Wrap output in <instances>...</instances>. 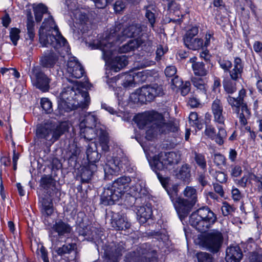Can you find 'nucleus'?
<instances>
[{"label": "nucleus", "mask_w": 262, "mask_h": 262, "mask_svg": "<svg viewBox=\"0 0 262 262\" xmlns=\"http://www.w3.org/2000/svg\"><path fill=\"white\" fill-rule=\"evenodd\" d=\"M27 35L28 37L26 39H30L31 41L34 40L35 37V31H34V21L33 19V17L31 14L27 15Z\"/></svg>", "instance_id": "nucleus-42"}, {"label": "nucleus", "mask_w": 262, "mask_h": 262, "mask_svg": "<svg viewBox=\"0 0 262 262\" xmlns=\"http://www.w3.org/2000/svg\"><path fill=\"white\" fill-rule=\"evenodd\" d=\"M40 104L42 109L46 113H50L52 111V103L49 99L47 98H42L40 101Z\"/></svg>", "instance_id": "nucleus-57"}, {"label": "nucleus", "mask_w": 262, "mask_h": 262, "mask_svg": "<svg viewBox=\"0 0 262 262\" xmlns=\"http://www.w3.org/2000/svg\"><path fill=\"white\" fill-rule=\"evenodd\" d=\"M86 154L89 161L88 164H96L101 157V155L98 152L96 144L94 142H92L88 145Z\"/></svg>", "instance_id": "nucleus-30"}, {"label": "nucleus", "mask_w": 262, "mask_h": 262, "mask_svg": "<svg viewBox=\"0 0 262 262\" xmlns=\"http://www.w3.org/2000/svg\"><path fill=\"white\" fill-rule=\"evenodd\" d=\"M136 121L141 129L146 128V137L151 140L158 134H168L174 138L179 135V127L172 121L165 122L162 114L152 111L138 117Z\"/></svg>", "instance_id": "nucleus-1"}, {"label": "nucleus", "mask_w": 262, "mask_h": 262, "mask_svg": "<svg viewBox=\"0 0 262 262\" xmlns=\"http://www.w3.org/2000/svg\"><path fill=\"white\" fill-rule=\"evenodd\" d=\"M127 0L117 1L114 4V9L116 13H120L126 7Z\"/></svg>", "instance_id": "nucleus-60"}, {"label": "nucleus", "mask_w": 262, "mask_h": 262, "mask_svg": "<svg viewBox=\"0 0 262 262\" xmlns=\"http://www.w3.org/2000/svg\"><path fill=\"white\" fill-rule=\"evenodd\" d=\"M167 191L171 202L181 197L178 195V187L176 185H172L171 189L170 190H167Z\"/></svg>", "instance_id": "nucleus-63"}, {"label": "nucleus", "mask_w": 262, "mask_h": 262, "mask_svg": "<svg viewBox=\"0 0 262 262\" xmlns=\"http://www.w3.org/2000/svg\"><path fill=\"white\" fill-rule=\"evenodd\" d=\"M69 128L68 124L66 122L58 124L53 122H47L37 127L36 137L38 139H45L54 143L65 132L68 131Z\"/></svg>", "instance_id": "nucleus-6"}, {"label": "nucleus", "mask_w": 262, "mask_h": 262, "mask_svg": "<svg viewBox=\"0 0 262 262\" xmlns=\"http://www.w3.org/2000/svg\"><path fill=\"white\" fill-rule=\"evenodd\" d=\"M77 2L75 0H66V4L68 9L70 11H75L74 13L75 18L78 19L81 23H85L88 19V16L85 12L77 10Z\"/></svg>", "instance_id": "nucleus-29"}, {"label": "nucleus", "mask_w": 262, "mask_h": 262, "mask_svg": "<svg viewBox=\"0 0 262 262\" xmlns=\"http://www.w3.org/2000/svg\"><path fill=\"white\" fill-rule=\"evenodd\" d=\"M212 158L215 165L219 167L226 164V159L224 155L220 153L214 154Z\"/></svg>", "instance_id": "nucleus-51"}, {"label": "nucleus", "mask_w": 262, "mask_h": 262, "mask_svg": "<svg viewBox=\"0 0 262 262\" xmlns=\"http://www.w3.org/2000/svg\"><path fill=\"white\" fill-rule=\"evenodd\" d=\"M172 203L181 221L188 216L195 205L182 197L178 198Z\"/></svg>", "instance_id": "nucleus-16"}, {"label": "nucleus", "mask_w": 262, "mask_h": 262, "mask_svg": "<svg viewBox=\"0 0 262 262\" xmlns=\"http://www.w3.org/2000/svg\"><path fill=\"white\" fill-rule=\"evenodd\" d=\"M203 43V40L201 38L196 37L191 40L189 37H187L185 45L189 49L196 50L202 48Z\"/></svg>", "instance_id": "nucleus-39"}, {"label": "nucleus", "mask_w": 262, "mask_h": 262, "mask_svg": "<svg viewBox=\"0 0 262 262\" xmlns=\"http://www.w3.org/2000/svg\"><path fill=\"white\" fill-rule=\"evenodd\" d=\"M35 20L40 22L42 18L43 14L48 12L47 7L42 3H40L33 7Z\"/></svg>", "instance_id": "nucleus-43"}, {"label": "nucleus", "mask_w": 262, "mask_h": 262, "mask_svg": "<svg viewBox=\"0 0 262 262\" xmlns=\"http://www.w3.org/2000/svg\"><path fill=\"white\" fill-rule=\"evenodd\" d=\"M98 232L99 230L97 228L95 227L90 228L89 231V235H87L85 239L89 241H94L98 239L100 237Z\"/></svg>", "instance_id": "nucleus-54"}, {"label": "nucleus", "mask_w": 262, "mask_h": 262, "mask_svg": "<svg viewBox=\"0 0 262 262\" xmlns=\"http://www.w3.org/2000/svg\"><path fill=\"white\" fill-rule=\"evenodd\" d=\"M125 251V244L121 242L112 246L107 252L108 259L106 262H118V257Z\"/></svg>", "instance_id": "nucleus-20"}, {"label": "nucleus", "mask_w": 262, "mask_h": 262, "mask_svg": "<svg viewBox=\"0 0 262 262\" xmlns=\"http://www.w3.org/2000/svg\"><path fill=\"white\" fill-rule=\"evenodd\" d=\"M222 213L224 216H227L235 211V208L230 205L229 203L225 202L223 203V205L221 208Z\"/></svg>", "instance_id": "nucleus-58"}, {"label": "nucleus", "mask_w": 262, "mask_h": 262, "mask_svg": "<svg viewBox=\"0 0 262 262\" xmlns=\"http://www.w3.org/2000/svg\"><path fill=\"white\" fill-rule=\"evenodd\" d=\"M133 259L138 260V262H157V252L149 245L144 244L137 248L136 250L130 253Z\"/></svg>", "instance_id": "nucleus-10"}, {"label": "nucleus", "mask_w": 262, "mask_h": 262, "mask_svg": "<svg viewBox=\"0 0 262 262\" xmlns=\"http://www.w3.org/2000/svg\"><path fill=\"white\" fill-rule=\"evenodd\" d=\"M130 182L131 179L129 177L123 176L114 181L112 185L123 195Z\"/></svg>", "instance_id": "nucleus-32"}, {"label": "nucleus", "mask_w": 262, "mask_h": 262, "mask_svg": "<svg viewBox=\"0 0 262 262\" xmlns=\"http://www.w3.org/2000/svg\"><path fill=\"white\" fill-rule=\"evenodd\" d=\"M193 155L194 160L197 165L204 171H206L207 163L204 155L195 151L193 152Z\"/></svg>", "instance_id": "nucleus-46"}, {"label": "nucleus", "mask_w": 262, "mask_h": 262, "mask_svg": "<svg viewBox=\"0 0 262 262\" xmlns=\"http://www.w3.org/2000/svg\"><path fill=\"white\" fill-rule=\"evenodd\" d=\"M231 80H227L223 81V87L225 91L228 94H232L235 93L236 90V83Z\"/></svg>", "instance_id": "nucleus-49"}, {"label": "nucleus", "mask_w": 262, "mask_h": 262, "mask_svg": "<svg viewBox=\"0 0 262 262\" xmlns=\"http://www.w3.org/2000/svg\"><path fill=\"white\" fill-rule=\"evenodd\" d=\"M80 152V149L73 143L69 145L66 152V157L68 159L69 166L76 167L77 163L78 156Z\"/></svg>", "instance_id": "nucleus-26"}, {"label": "nucleus", "mask_w": 262, "mask_h": 262, "mask_svg": "<svg viewBox=\"0 0 262 262\" xmlns=\"http://www.w3.org/2000/svg\"><path fill=\"white\" fill-rule=\"evenodd\" d=\"M176 176L178 179L189 183L191 177V166L188 164L182 165Z\"/></svg>", "instance_id": "nucleus-35"}, {"label": "nucleus", "mask_w": 262, "mask_h": 262, "mask_svg": "<svg viewBox=\"0 0 262 262\" xmlns=\"http://www.w3.org/2000/svg\"><path fill=\"white\" fill-rule=\"evenodd\" d=\"M145 234L146 236L155 238L158 241H164L167 238V236L165 234L162 233L159 231H151L145 233Z\"/></svg>", "instance_id": "nucleus-56"}, {"label": "nucleus", "mask_w": 262, "mask_h": 262, "mask_svg": "<svg viewBox=\"0 0 262 262\" xmlns=\"http://www.w3.org/2000/svg\"><path fill=\"white\" fill-rule=\"evenodd\" d=\"M39 186L48 195H51L52 192L56 189V181L52 176L44 174L40 180Z\"/></svg>", "instance_id": "nucleus-28"}, {"label": "nucleus", "mask_w": 262, "mask_h": 262, "mask_svg": "<svg viewBox=\"0 0 262 262\" xmlns=\"http://www.w3.org/2000/svg\"><path fill=\"white\" fill-rule=\"evenodd\" d=\"M212 112L215 122L222 125L224 124L225 118L223 115V106L221 100L216 98L211 105Z\"/></svg>", "instance_id": "nucleus-19"}, {"label": "nucleus", "mask_w": 262, "mask_h": 262, "mask_svg": "<svg viewBox=\"0 0 262 262\" xmlns=\"http://www.w3.org/2000/svg\"><path fill=\"white\" fill-rule=\"evenodd\" d=\"M122 25L119 24L110 29V32L106 33L105 37L102 39V44L106 45L110 43H119L123 41L126 38H135L134 39L142 40V45L145 42L151 43L152 41L148 38L146 33L147 27L140 23H132L126 26L121 30Z\"/></svg>", "instance_id": "nucleus-3"}, {"label": "nucleus", "mask_w": 262, "mask_h": 262, "mask_svg": "<svg viewBox=\"0 0 262 262\" xmlns=\"http://www.w3.org/2000/svg\"><path fill=\"white\" fill-rule=\"evenodd\" d=\"M137 220L141 224L145 223L150 219L152 212L150 206L148 205L137 206L136 208Z\"/></svg>", "instance_id": "nucleus-27"}, {"label": "nucleus", "mask_w": 262, "mask_h": 262, "mask_svg": "<svg viewBox=\"0 0 262 262\" xmlns=\"http://www.w3.org/2000/svg\"><path fill=\"white\" fill-rule=\"evenodd\" d=\"M184 199L195 204L197 202V192L196 189L192 186H186L183 192Z\"/></svg>", "instance_id": "nucleus-37"}, {"label": "nucleus", "mask_w": 262, "mask_h": 262, "mask_svg": "<svg viewBox=\"0 0 262 262\" xmlns=\"http://www.w3.org/2000/svg\"><path fill=\"white\" fill-rule=\"evenodd\" d=\"M33 84L42 92H48L51 79L42 71L39 67H33L30 75Z\"/></svg>", "instance_id": "nucleus-11"}, {"label": "nucleus", "mask_w": 262, "mask_h": 262, "mask_svg": "<svg viewBox=\"0 0 262 262\" xmlns=\"http://www.w3.org/2000/svg\"><path fill=\"white\" fill-rule=\"evenodd\" d=\"M146 9L145 12V17L148 19L149 23H150L151 27H154V24L156 21V17L155 14L154 12H152L149 8V6H146L145 7Z\"/></svg>", "instance_id": "nucleus-59"}, {"label": "nucleus", "mask_w": 262, "mask_h": 262, "mask_svg": "<svg viewBox=\"0 0 262 262\" xmlns=\"http://www.w3.org/2000/svg\"><path fill=\"white\" fill-rule=\"evenodd\" d=\"M219 64L225 72H229L230 76L233 81H237L242 77L243 72L244 65L242 59L239 57H236L234 60V68L232 70L230 69L232 66V62L227 59H220Z\"/></svg>", "instance_id": "nucleus-13"}, {"label": "nucleus", "mask_w": 262, "mask_h": 262, "mask_svg": "<svg viewBox=\"0 0 262 262\" xmlns=\"http://www.w3.org/2000/svg\"><path fill=\"white\" fill-rule=\"evenodd\" d=\"M198 262H213L211 255L206 252H200L197 254Z\"/></svg>", "instance_id": "nucleus-62"}, {"label": "nucleus", "mask_w": 262, "mask_h": 262, "mask_svg": "<svg viewBox=\"0 0 262 262\" xmlns=\"http://www.w3.org/2000/svg\"><path fill=\"white\" fill-rule=\"evenodd\" d=\"M39 40L43 47L54 48L61 56L68 54L67 40L61 35L52 16L45 18L39 31Z\"/></svg>", "instance_id": "nucleus-2"}, {"label": "nucleus", "mask_w": 262, "mask_h": 262, "mask_svg": "<svg viewBox=\"0 0 262 262\" xmlns=\"http://www.w3.org/2000/svg\"><path fill=\"white\" fill-rule=\"evenodd\" d=\"M142 40L132 39L120 47L118 49V52L121 53H127L130 51H134L142 45Z\"/></svg>", "instance_id": "nucleus-33"}, {"label": "nucleus", "mask_w": 262, "mask_h": 262, "mask_svg": "<svg viewBox=\"0 0 262 262\" xmlns=\"http://www.w3.org/2000/svg\"><path fill=\"white\" fill-rule=\"evenodd\" d=\"M111 223L112 227L118 231L126 230L130 227V224L123 213H117L113 214Z\"/></svg>", "instance_id": "nucleus-18"}, {"label": "nucleus", "mask_w": 262, "mask_h": 262, "mask_svg": "<svg viewBox=\"0 0 262 262\" xmlns=\"http://www.w3.org/2000/svg\"><path fill=\"white\" fill-rule=\"evenodd\" d=\"M60 94L58 108L60 113L69 112L77 108H85L90 102L87 91L81 90L73 84L65 85Z\"/></svg>", "instance_id": "nucleus-4"}, {"label": "nucleus", "mask_w": 262, "mask_h": 262, "mask_svg": "<svg viewBox=\"0 0 262 262\" xmlns=\"http://www.w3.org/2000/svg\"><path fill=\"white\" fill-rule=\"evenodd\" d=\"M137 196L136 195L128 193L125 196V203L126 205L132 207L135 206L136 207L137 206H135L136 202L138 201Z\"/></svg>", "instance_id": "nucleus-64"}, {"label": "nucleus", "mask_w": 262, "mask_h": 262, "mask_svg": "<svg viewBox=\"0 0 262 262\" xmlns=\"http://www.w3.org/2000/svg\"><path fill=\"white\" fill-rule=\"evenodd\" d=\"M76 249V244L71 243L64 244L61 247L57 248L55 252L59 256H64L67 254H70Z\"/></svg>", "instance_id": "nucleus-41"}, {"label": "nucleus", "mask_w": 262, "mask_h": 262, "mask_svg": "<svg viewBox=\"0 0 262 262\" xmlns=\"http://www.w3.org/2000/svg\"><path fill=\"white\" fill-rule=\"evenodd\" d=\"M68 73L72 77L79 79L82 77L84 73V71L83 68L80 64L75 69H73V72H68Z\"/></svg>", "instance_id": "nucleus-53"}, {"label": "nucleus", "mask_w": 262, "mask_h": 262, "mask_svg": "<svg viewBox=\"0 0 262 262\" xmlns=\"http://www.w3.org/2000/svg\"><path fill=\"white\" fill-rule=\"evenodd\" d=\"M246 90L244 89H242L238 92L237 97H232L230 95L226 97L228 104L231 106L232 110L237 114H239L241 106L244 102V98L246 96Z\"/></svg>", "instance_id": "nucleus-17"}, {"label": "nucleus", "mask_w": 262, "mask_h": 262, "mask_svg": "<svg viewBox=\"0 0 262 262\" xmlns=\"http://www.w3.org/2000/svg\"><path fill=\"white\" fill-rule=\"evenodd\" d=\"M192 68L195 75L204 76L207 74V71L205 69V64L203 62H194L192 64Z\"/></svg>", "instance_id": "nucleus-45"}, {"label": "nucleus", "mask_w": 262, "mask_h": 262, "mask_svg": "<svg viewBox=\"0 0 262 262\" xmlns=\"http://www.w3.org/2000/svg\"><path fill=\"white\" fill-rule=\"evenodd\" d=\"M96 164H87L80 169V178L82 183H89L91 182L94 173L97 171Z\"/></svg>", "instance_id": "nucleus-23"}, {"label": "nucleus", "mask_w": 262, "mask_h": 262, "mask_svg": "<svg viewBox=\"0 0 262 262\" xmlns=\"http://www.w3.org/2000/svg\"><path fill=\"white\" fill-rule=\"evenodd\" d=\"M41 203V212L42 216H44V223L46 225L50 226L51 224L48 221L49 217L52 214L54 211L52 201L50 199L43 198Z\"/></svg>", "instance_id": "nucleus-22"}, {"label": "nucleus", "mask_w": 262, "mask_h": 262, "mask_svg": "<svg viewBox=\"0 0 262 262\" xmlns=\"http://www.w3.org/2000/svg\"><path fill=\"white\" fill-rule=\"evenodd\" d=\"M20 30L16 28H12L10 31V38L14 46H16L19 39Z\"/></svg>", "instance_id": "nucleus-52"}, {"label": "nucleus", "mask_w": 262, "mask_h": 262, "mask_svg": "<svg viewBox=\"0 0 262 262\" xmlns=\"http://www.w3.org/2000/svg\"><path fill=\"white\" fill-rule=\"evenodd\" d=\"M149 164L152 170L156 173L157 177L162 185L165 187L167 183V180L166 178L163 177L162 175L158 171L170 170V168L163 157L162 152L158 155H155L149 162Z\"/></svg>", "instance_id": "nucleus-14"}, {"label": "nucleus", "mask_w": 262, "mask_h": 262, "mask_svg": "<svg viewBox=\"0 0 262 262\" xmlns=\"http://www.w3.org/2000/svg\"><path fill=\"white\" fill-rule=\"evenodd\" d=\"M243 255L238 246H230L226 249L225 259L227 262H239Z\"/></svg>", "instance_id": "nucleus-25"}, {"label": "nucleus", "mask_w": 262, "mask_h": 262, "mask_svg": "<svg viewBox=\"0 0 262 262\" xmlns=\"http://www.w3.org/2000/svg\"><path fill=\"white\" fill-rule=\"evenodd\" d=\"M129 190L130 193L138 198H141L147 193L144 184L140 182L132 185L129 187Z\"/></svg>", "instance_id": "nucleus-36"}, {"label": "nucleus", "mask_w": 262, "mask_h": 262, "mask_svg": "<svg viewBox=\"0 0 262 262\" xmlns=\"http://www.w3.org/2000/svg\"><path fill=\"white\" fill-rule=\"evenodd\" d=\"M124 76V79L122 84L123 87L126 88L134 87L137 82H136L133 72L125 74Z\"/></svg>", "instance_id": "nucleus-47"}, {"label": "nucleus", "mask_w": 262, "mask_h": 262, "mask_svg": "<svg viewBox=\"0 0 262 262\" xmlns=\"http://www.w3.org/2000/svg\"><path fill=\"white\" fill-rule=\"evenodd\" d=\"M164 94L163 88L161 85L155 84L152 85H145L137 89L136 92L132 93L129 97L130 99L134 103H145L151 102L158 96Z\"/></svg>", "instance_id": "nucleus-7"}, {"label": "nucleus", "mask_w": 262, "mask_h": 262, "mask_svg": "<svg viewBox=\"0 0 262 262\" xmlns=\"http://www.w3.org/2000/svg\"><path fill=\"white\" fill-rule=\"evenodd\" d=\"M162 155L170 169L174 165L178 164L181 160L180 155L176 152H162Z\"/></svg>", "instance_id": "nucleus-34"}, {"label": "nucleus", "mask_w": 262, "mask_h": 262, "mask_svg": "<svg viewBox=\"0 0 262 262\" xmlns=\"http://www.w3.org/2000/svg\"><path fill=\"white\" fill-rule=\"evenodd\" d=\"M130 165L126 156H117L107 161L103 167L105 178L110 179V176L124 172Z\"/></svg>", "instance_id": "nucleus-9"}, {"label": "nucleus", "mask_w": 262, "mask_h": 262, "mask_svg": "<svg viewBox=\"0 0 262 262\" xmlns=\"http://www.w3.org/2000/svg\"><path fill=\"white\" fill-rule=\"evenodd\" d=\"M134 77L136 80V82L137 83H142L145 82L147 78V73H149L148 72L146 71H143L142 72H133Z\"/></svg>", "instance_id": "nucleus-55"}, {"label": "nucleus", "mask_w": 262, "mask_h": 262, "mask_svg": "<svg viewBox=\"0 0 262 262\" xmlns=\"http://www.w3.org/2000/svg\"><path fill=\"white\" fill-rule=\"evenodd\" d=\"M123 194L114 187L112 184L107 185L101 195V203L105 206L111 205L119 200Z\"/></svg>", "instance_id": "nucleus-15"}, {"label": "nucleus", "mask_w": 262, "mask_h": 262, "mask_svg": "<svg viewBox=\"0 0 262 262\" xmlns=\"http://www.w3.org/2000/svg\"><path fill=\"white\" fill-rule=\"evenodd\" d=\"M191 82L193 85L196 87L200 92L205 96H206L207 85L205 83L204 80L200 77H192Z\"/></svg>", "instance_id": "nucleus-44"}, {"label": "nucleus", "mask_w": 262, "mask_h": 262, "mask_svg": "<svg viewBox=\"0 0 262 262\" xmlns=\"http://www.w3.org/2000/svg\"><path fill=\"white\" fill-rule=\"evenodd\" d=\"M218 132L215 133L211 140H214L216 144L222 145L224 143V139L226 138L227 132L222 126H217Z\"/></svg>", "instance_id": "nucleus-40"}, {"label": "nucleus", "mask_w": 262, "mask_h": 262, "mask_svg": "<svg viewBox=\"0 0 262 262\" xmlns=\"http://www.w3.org/2000/svg\"><path fill=\"white\" fill-rule=\"evenodd\" d=\"M99 132V140L100 144L102 147V149L105 151H107L109 149V146H108V137H107V133L104 129H100L98 130Z\"/></svg>", "instance_id": "nucleus-48"}, {"label": "nucleus", "mask_w": 262, "mask_h": 262, "mask_svg": "<svg viewBox=\"0 0 262 262\" xmlns=\"http://www.w3.org/2000/svg\"><path fill=\"white\" fill-rule=\"evenodd\" d=\"M58 60L57 55L52 50H50L44 53L40 58V63L43 68H51L54 67Z\"/></svg>", "instance_id": "nucleus-24"}, {"label": "nucleus", "mask_w": 262, "mask_h": 262, "mask_svg": "<svg viewBox=\"0 0 262 262\" xmlns=\"http://www.w3.org/2000/svg\"><path fill=\"white\" fill-rule=\"evenodd\" d=\"M199 30L196 27H192L190 29L188 30L183 37L184 44L186 43V39L189 37L191 40L194 38H196L195 36L198 34Z\"/></svg>", "instance_id": "nucleus-61"}, {"label": "nucleus", "mask_w": 262, "mask_h": 262, "mask_svg": "<svg viewBox=\"0 0 262 262\" xmlns=\"http://www.w3.org/2000/svg\"><path fill=\"white\" fill-rule=\"evenodd\" d=\"M72 228L69 224L64 222L61 220H58L55 222V223L51 227L49 232V236H52L53 232L57 233L59 236H63L66 234L70 233Z\"/></svg>", "instance_id": "nucleus-21"}, {"label": "nucleus", "mask_w": 262, "mask_h": 262, "mask_svg": "<svg viewBox=\"0 0 262 262\" xmlns=\"http://www.w3.org/2000/svg\"><path fill=\"white\" fill-rule=\"evenodd\" d=\"M97 120V118L94 114L89 113L85 115L84 119L80 122V127L85 126L88 127L97 128L96 126Z\"/></svg>", "instance_id": "nucleus-38"}, {"label": "nucleus", "mask_w": 262, "mask_h": 262, "mask_svg": "<svg viewBox=\"0 0 262 262\" xmlns=\"http://www.w3.org/2000/svg\"><path fill=\"white\" fill-rule=\"evenodd\" d=\"M102 39L99 42V48L102 52V58L106 63H112V68L115 72H118L125 67L128 64L127 58L125 55L117 56L113 59L114 52L116 51L114 42L110 46L109 42H106V45L101 43Z\"/></svg>", "instance_id": "nucleus-8"}, {"label": "nucleus", "mask_w": 262, "mask_h": 262, "mask_svg": "<svg viewBox=\"0 0 262 262\" xmlns=\"http://www.w3.org/2000/svg\"><path fill=\"white\" fill-rule=\"evenodd\" d=\"M223 235L217 230H213L204 237L203 245L210 252H217L223 243Z\"/></svg>", "instance_id": "nucleus-12"}, {"label": "nucleus", "mask_w": 262, "mask_h": 262, "mask_svg": "<svg viewBox=\"0 0 262 262\" xmlns=\"http://www.w3.org/2000/svg\"><path fill=\"white\" fill-rule=\"evenodd\" d=\"M90 228L85 226L83 223H80L76 226V232L78 233L79 236H82L85 239L87 235H89V230Z\"/></svg>", "instance_id": "nucleus-50"}, {"label": "nucleus", "mask_w": 262, "mask_h": 262, "mask_svg": "<svg viewBox=\"0 0 262 262\" xmlns=\"http://www.w3.org/2000/svg\"><path fill=\"white\" fill-rule=\"evenodd\" d=\"M216 220V215L209 207H203L191 214L189 222L199 232L204 233L208 231Z\"/></svg>", "instance_id": "nucleus-5"}, {"label": "nucleus", "mask_w": 262, "mask_h": 262, "mask_svg": "<svg viewBox=\"0 0 262 262\" xmlns=\"http://www.w3.org/2000/svg\"><path fill=\"white\" fill-rule=\"evenodd\" d=\"M103 129L102 128L88 127V126H83L80 127V135L81 138H83L85 140L91 141L96 137H99V130Z\"/></svg>", "instance_id": "nucleus-31"}]
</instances>
